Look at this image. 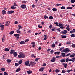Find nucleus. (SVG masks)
Listing matches in <instances>:
<instances>
[{
  "label": "nucleus",
  "mask_w": 75,
  "mask_h": 75,
  "mask_svg": "<svg viewBox=\"0 0 75 75\" xmlns=\"http://www.w3.org/2000/svg\"><path fill=\"white\" fill-rule=\"evenodd\" d=\"M19 43L21 45L24 44H25V42L23 41H21Z\"/></svg>",
  "instance_id": "5701e85b"
},
{
  "label": "nucleus",
  "mask_w": 75,
  "mask_h": 75,
  "mask_svg": "<svg viewBox=\"0 0 75 75\" xmlns=\"http://www.w3.org/2000/svg\"><path fill=\"white\" fill-rule=\"evenodd\" d=\"M71 37L74 38L75 37V35L74 34H72L71 35Z\"/></svg>",
  "instance_id": "4c0bfd02"
},
{
  "label": "nucleus",
  "mask_w": 75,
  "mask_h": 75,
  "mask_svg": "<svg viewBox=\"0 0 75 75\" xmlns=\"http://www.w3.org/2000/svg\"><path fill=\"white\" fill-rule=\"evenodd\" d=\"M53 17L52 16H50L49 17V19H50V20H52V19H53Z\"/></svg>",
  "instance_id": "f704fd0d"
},
{
  "label": "nucleus",
  "mask_w": 75,
  "mask_h": 75,
  "mask_svg": "<svg viewBox=\"0 0 75 75\" xmlns=\"http://www.w3.org/2000/svg\"><path fill=\"white\" fill-rule=\"evenodd\" d=\"M11 9H13V10H14L15 8H16V7H14V6H11Z\"/></svg>",
  "instance_id": "7c9ffc66"
},
{
  "label": "nucleus",
  "mask_w": 75,
  "mask_h": 75,
  "mask_svg": "<svg viewBox=\"0 0 75 75\" xmlns=\"http://www.w3.org/2000/svg\"><path fill=\"white\" fill-rule=\"evenodd\" d=\"M40 59V58H36L35 59V61L36 62H38V60Z\"/></svg>",
  "instance_id": "a19ab883"
},
{
  "label": "nucleus",
  "mask_w": 75,
  "mask_h": 75,
  "mask_svg": "<svg viewBox=\"0 0 75 75\" xmlns=\"http://www.w3.org/2000/svg\"><path fill=\"white\" fill-rule=\"evenodd\" d=\"M23 63V61H22V60L21 59L18 62L19 64H22Z\"/></svg>",
  "instance_id": "a878e982"
},
{
  "label": "nucleus",
  "mask_w": 75,
  "mask_h": 75,
  "mask_svg": "<svg viewBox=\"0 0 75 75\" xmlns=\"http://www.w3.org/2000/svg\"><path fill=\"white\" fill-rule=\"evenodd\" d=\"M45 67H41L40 68V69L39 70V71H40L42 72L44 71V70L45 69Z\"/></svg>",
  "instance_id": "423d86ee"
},
{
  "label": "nucleus",
  "mask_w": 75,
  "mask_h": 75,
  "mask_svg": "<svg viewBox=\"0 0 75 75\" xmlns=\"http://www.w3.org/2000/svg\"><path fill=\"white\" fill-rule=\"evenodd\" d=\"M67 30H63V31L61 33L64 34H65L66 33H67Z\"/></svg>",
  "instance_id": "1a4fd4ad"
},
{
  "label": "nucleus",
  "mask_w": 75,
  "mask_h": 75,
  "mask_svg": "<svg viewBox=\"0 0 75 75\" xmlns=\"http://www.w3.org/2000/svg\"><path fill=\"white\" fill-rule=\"evenodd\" d=\"M56 59V58L54 57H53L52 58V59L50 60V62H55Z\"/></svg>",
  "instance_id": "20e7f679"
},
{
  "label": "nucleus",
  "mask_w": 75,
  "mask_h": 75,
  "mask_svg": "<svg viewBox=\"0 0 75 75\" xmlns=\"http://www.w3.org/2000/svg\"><path fill=\"white\" fill-rule=\"evenodd\" d=\"M14 13V11H8L7 12V14H12V13Z\"/></svg>",
  "instance_id": "6e6552de"
},
{
  "label": "nucleus",
  "mask_w": 75,
  "mask_h": 75,
  "mask_svg": "<svg viewBox=\"0 0 75 75\" xmlns=\"http://www.w3.org/2000/svg\"><path fill=\"white\" fill-rule=\"evenodd\" d=\"M15 52V50L12 49L11 50H10V53L11 54H13Z\"/></svg>",
  "instance_id": "0eeeda50"
},
{
  "label": "nucleus",
  "mask_w": 75,
  "mask_h": 75,
  "mask_svg": "<svg viewBox=\"0 0 75 75\" xmlns=\"http://www.w3.org/2000/svg\"><path fill=\"white\" fill-rule=\"evenodd\" d=\"M67 36L66 35H62V38H66Z\"/></svg>",
  "instance_id": "3c124183"
},
{
  "label": "nucleus",
  "mask_w": 75,
  "mask_h": 75,
  "mask_svg": "<svg viewBox=\"0 0 75 75\" xmlns=\"http://www.w3.org/2000/svg\"><path fill=\"white\" fill-rule=\"evenodd\" d=\"M62 64L64 66V67L65 68H67V64H65V63H63Z\"/></svg>",
  "instance_id": "393cba45"
},
{
  "label": "nucleus",
  "mask_w": 75,
  "mask_h": 75,
  "mask_svg": "<svg viewBox=\"0 0 75 75\" xmlns=\"http://www.w3.org/2000/svg\"><path fill=\"white\" fill-rule=\"evenodd\" d=\"M54 52V51H53L52 49L51 50H50V54H52Z\"/></svg>",
  "instance_id": "79ce46f5"
},
{
  "label": "nucleus",
  "mask_w": 75,
  "mask_h": 75,
  "mask_svg": "<svg viewBox=\"0 0 75 75\" xmlns=\"http://www.w3.org/2000/svg\"><path fill=\"white\" fill-rule=\"evenodd\" d=\"M1 70L2 71H4L5 70V69L4 68H1Z\"/></svg>",
  "instance_id": "c756f323"
},
{
  "label": "nucleus",
  "mask_w": 75,
  "mask_h": 75,
  "mask_svg": "<svg viewBox=\"0 0 75 75\" xmlns=\"http://www.w3.org/2000/svg\"><path fill=\"white\" fill-rule=\"evenodd\" d=\"M16 32L17 33H19V34H20V33H21V32H20V29H18V30H17Z\"/></svg>",
  "instance_id": "2f4dec72"
},
{
  "label": "nucleus",
  "mask_w": 75,
  "mask_h": 75,
  "mask_svg": "<svg viewBox=\"0 0 75 75\" xmlns=\"http://www.w3.org/2000/svg\"><path fill=\"white\" fill-rule=\"evenodd\" d=\"M46 64L45 63H43V67H45V66H46Z\"/></svg>",
  "instance_id": "680f3d73"
},
{
  "label": "nucleus",
  "mask_w": 75,
  "mask_h": 75,
  "mask_svg": "<svg viewBox=\"0 0 75 75\" xmlns=\"http://www.w3.org/2000/svg\"><path fill=\"white\" fill-rule=\"evenodd\" d=\"M44 18L45 19H47V18H48V17L47 15H45Z\"/></svg>",
  "instance_id": "58836bf2"
},
{
  "label": "nucleus",
  "mask_w": 75,
  "mask_h": 75,
  "mask_svg": "<svg viewBox=\"0 0 75 75\" xmlns=\"http://www.w3.org/2000/svg\"><path fill=\"white\" fill-rule=\"evenodd\" d=\"M60 71L59 69H57L55 70V72L56 73H58Z\"/></svg>",
  "instance_id": "72a5a7b5"
},
{
  "label": "nucleus",
  "mask_w": 75,
  "mask_h": 75,
  "mask_svg": "<svg viewBox=\"0 0 75 75\" xmlns=\"http://www.w3.org/2000/svg\"><path fill=\"white\" fill-rule=\"evenodd\" d=\"M29 62L30 61L29 60L25 62V65L28 66H29L30 67V66L29 64Z\"/></svg>",
  "instance_id": "f03ea898"
},
{
  "label": "nucleus",
  "mask_w": 75,
  "mask_h": 75,
  "mask_svg": "<svg viewBox=\"0 0 75 75\" xmlns=\"http://www.w3.org/2000/svg\"><path fill=\"white\" fill-rule=\"evenodd\" d=\"M61 54H62V56L63 57H65L66 56L65 53L62 52Z\"/></svg>",
  "instance_id": "ddd939ff"
},
{
  "label": "nucleus",
  "mask_w": 75,
  "mask_h": 75,
  "mask_svg": "<svg viewBox=\"0 0 75 75\" xmlns=\"http://www.w3.org/2000/svg\"><path fill=\"white\" fill-rule=\"evenodd\" d=\"M60 54V52H56L54 53V54H56L57 55H59Z\"/></svg>",
  "instance_id": "dca6fc26"
},
{
  "label": "nucleus",
  "mask_w": 75,
  "mask_h": 75,
  "mask_svg": "<svg viewBox=\"0 0 75 75\" xmlns=\"http://www.w3.org/2000/svg\"><path fill=\"white\" fill-rule=\"evenodd\" d=\"M4 75H8V74L6 72H4Z\"/></svg>",
  "instance_id": "49530a36"
},
{
  "label": "nucleus",
  "mask_w": 75,
  "mask_h": 75,
  "mask_svg": "<svg viewBox=\"0 0 75 75\" xmlns=\"http://www.w3.org/2000/svg\"><path fill=\"white\" fill-rule=\"evenodd\" d=\"M27 72L28 74H30L32 73V71L31 70L27 71Z\"/></svg>",
  "instance_id": "f3484780"
},
{
  "label": "nucleus",
  "mask_w": 75,
  "mask_h": 75,
  "mask_svg": "<svg viewBox=\"0 0 75 75\" xmlns=\"http://www.w3.org/2000/svg\"><path fill=\"white\" fill-rule=\"evenodd\" d=\"M66 44L67 45L70 44V42H67L66 43Z\"/></svg>",
  "instance_id": "69168bd1"
},
{
  "label": "nucleus",
  "mask_w": 75,
  "mask_h": 75,
  "mask_svg": "<svg viewBox=\"0 0 75 75\" xmlns=\"http://www.w3.org/2000/svg\"><path fill=\"white\" fill-rule=\"evenodd\" d=\"M21 70V69H20V68H19L17 69L16 70V72H18L19 71H20Z\"/></svg>",
  "instance_id": "6ab92c4d"
},
{
  "label": "nucleus",
  "mask_w": 75,
  "mask_h": 75,
  "mask_svg": "<svg viewBox=\"0 0 75 75\" xmlns=\"http://www.w3.org/2000/svg\"><path fill=\"white\" fill-rule=\"evenodd\" d=\"M18 57L19 58H21V55H18Z\"/></svg>",
  "instance_id": "4d7b16f0"
},
{
  "label": "nucleus",
  "mask_w": 75,
  "mask_h": 75,
  "mask_svg": "<svg viewBox=\"0 0 75 75\" xmlns=\"http://www.w3.org/2000/svg\"><path fill=\"white\" fill-rule=\"evenodd\" d=\"M5 39L4 38H2V42H4V41H5Z\"/></svg>",
  "instance_id": "bf43d9fd"
},
{
  "label": "nucleus",
  "mask_w": 75,
  "mask_h": 75,
  "mask_svg": "<svg viewBox=\"0 0 75 75\" xmlns=\"http://www.w3.org/2000/svg\"><path fill=\"white\" fill-rule=\"evenodd\" d=\"M14 35L15 37H17V38H19V37L18 36H20V34H14Z\"/></svg>",
  "instance_id": "f8f14e48"
},
{
  "label": "nucleus",
  "mask_w": 75,
  "mask_h": 75,
  "mask_svg": "<svg viewBox=\"0 0 75 75\" xmlns=\"http://www.w3.org/2000/svg\"><path fill=\"white\" fill-rule=\"evenodd\" d=\"M52 10H53V11H57V9L56 8H53L52 9Z\"/></svg>",
  "instance_id": "e433bc0d"
},
{
  "label": "nucleus",
  "mask_w": 75,
  "mask_h": 75,
  "mask_svg": "<svg viewBox=\"0 0 75 75\" xmlns=\"http://www.w3.org/2000/svg\"><path fill=\"white\" fill-rule=\"evenodd\" d=\"M21 55V58H25V55L24 54H23Z\"/></svg>",
  "instance_id": "cd10ccee"
},
{
  "label": "nucleus",
  "mask_w": 75,
  "mask_h": 75,
  "mask_svg": "<svg viewBox=\"0 0 75 75\" xmlns=\"http://www.w3.org/2000/svg\"><path fill=\"white\" fill-rule=\"evenodd\" d=\"M38 27H39V28H42V26H40V25H38Z\"/></svg>",
  "instance_id": "864d4df0"
},
{
  "label": "nucleus",
  "mask_w": 75,
  "mask_h": 75,
  "mask_svg": "<svg viewBox=\"0 0 75 75\" xmlns=\"http://www.w3.org/2000/svg\"><path fill=\"white\" fill-rule=\"evenodd\" d=\"M62 26H63V25L62 24H59V26L58 27H61Z\"/></svg>",
  "instance_id": "8fccbe9b"
},
{
  "label": "nucleus",
  "mask_w": 75,
  "mask_h": 75,
  "mask_svg": "<svg viewBox=\"0 0 75 75\" xmlns=\"http://www.w3.org/2000/svg\"><path fill=\"white\" fill-rule=\"evenodd\" d=\"M61 9H62V10H65V7H64V6H62L61 7Z\"/></svg>",
  "instance_id": "a18cd8bd"
},
{
  "label": "nucleus",
  "mask_w": 75,
  "mask_h": 75,
  "mask_svg": "<svg viewBox=\"0 0 75 75\" xmlns=\"http://www.w3.org/2000/svg\"><path fill=\"white\" fill-rule=\"evenodd\" d=\"M21 8H26V6L25 5H22L21 6Z\"/></svg>",
  "instance_id": "4468645a"
},
{
  "label": "nucleus",
  "mask_w": 75,
  "mask_h": 75,
  "mask_svg": "<svg viewBox=\"0 0 75 75\" xmlns=\"http://www.w3.org/2000/svg\"><path fill=\"white\" fill-rule=\"evenodd\" d=\"M18 21H15L14 22V24H18Z\"/></svg>",
  "instance_id": "13d9d810"
},
{
  "label": "nucleus",
  "mask_w": 75,
  "mask_h": 75,
  "mask_svg": "<svg viewBox=\"0 0 75 75\" xmlns=\"http://www.w3.org/2000/svg\"><path fill=\"white\" fill-rule=\"evenodd\" d=\"M52 27V25H50L49 26V28L51 29V28Z\"/></svg>",
  "instance_id": "338daca9"
},
{
  "label": "nucleus",
  "mask_w": 75,
  "mask_h": 75,
  "mask_svg": "<svg viewBox=\"0 0 75 75\" xmlns=\"http://www.w3.org/2000/svg\"><path fill=\"white\" fill-rule=\"evenodd\" d=\"M64 47H61V48L59 49V50L60 51L62 52H64V50H64Z\"/></svg>",
  "instance_id": "412c9836"
},
{
  "label": "nucleus",
  "mask_w": 75,
  "mask_h": 75,
  "mask_svg": "<svg viewBox=\"0 0 75 75\" xmlns=\"http://www.w3.org/2000/svg\"><path fill=\"white\" fill-rule=\"evenodd\" d=\"M14 31H11L9 33V34L10 35H12V34H14Z\"/></svg>",
  "instance_id": "b1692460"
},
{
  "label": "nucleus",
  "mask_w": 75,
  "mask_h": 75,
  "mask_svg": "<svg viewBox=\"0 0 75 75\" xmlns=\"http://www.w3.org/2000/svg\"><path fill=\"white\" fill-rule=\"evenodd\" d=\"M11 60L10 59H7L6 60V61L7 62L8 64L10 63L9 62H11Z\"/></svg>",
  "instance_id": "aec40b11"
},
{
  "label": "nucleus",
  "mask_w": 75,
  "mask_h": 75,
  "mask_svg": "<svg viewBox=\"0 0 75 75\" xmlns=\"http://www.w3.org/2000/svg\"><path fill=\"white\" fill-rule=\"evenodd\" d=\"M18 27H19V28L18 29L19 30H20V29L22 28V27L20 25H18Z\"/></svg>",
  "instance_id": "c85d7f7f"
},
{
  "label": "nucleus",
  "mask_w": 75,
  "mask_h": 75,
  "mask_svg": "<svg viewBox=\"0 0 75 75\" xmlns=\"http://www.w3.org/2000/svg\"><path fill=\"white\" fill-rule=\"evenodd\" d=\"M54 24H56L57 27L59 26V25H58L59 24V23H58V22H54Z\"/></svg>",
  "instance_id": "bb28decb"
},
{
  "label": "nucleus",
  "mask_w": 75,
  "mask_h": 75,
  "mask_svg": "<svg viewBox=\"0 0 75 75\" xmlns=\"http://www.w3.org/2000/svg\"><path fill=\"white\" fill-rule=\"evenodd\" d=\"M30 66H34L35 65V64H36V63H35V62H33L31 61L30 62Z\"/></svg>",
  "instance_id": "7ed1b4c3"
},
{
  "label": "nucleus",
  "mask_w": 75,
  "mask_h": 75,
  "mask_svg": "<svg viewBox=\"0 0 75 75\" xmlns=\"http://www.w3.org/2000/svg\"><path fill=\"white\" fill-rule=\"evenodd\" d=\"M74 31L73 30H71V31H70V33H71V34H73V33H74Z\"/></svg>",
  "instance_id": "0e129e2a"
},
{
  "label": "nucleus",
  "mask_w": 75,
  "mask_h": 75,
  "mask_svg": "<svg viewBox=\"0 0 75 75\" xmlns=\"http://www.w3.org/2000/svg\"><path fill=\"white\" fill-rule=\"evenodd\" d=\"M75 1V0H71V3H74Z\"/></svg>",
  "instance_id": "09e8293b"
},
{
  "label": "nucleus",
  "mask_w": 75,
  "mask_h": 75,
  "mask_svg": "<svg viewBox=\"0 0 75 75\" xmlns=\"http://www.w3.org/2000/svg\"><path fill=\"white\" fill-rule=\"evenodd\" d=\"M69 25H68L67 26V27L66 28V29L67 30H68V31H69Z\"/></svg>",
  "instance_id": "c9c22d12"
},
{
  "label": "nucleus",
  "mask_w": 75,
  "mask_h": 75,
  "mask_svg": "<svg viewBox=\"0 0 75 75\" xmlns=\"http://www.w3.org/2000/svg\"><path fill=\"white\" fill-rule=\"evenodd\" d=\"M74 57V54H72L70 55V57H71V58H72V57Z\"/></svg>",
  "instance_id": "603ef678"
},
{
  "label": "nucleus",
  "mask_w": 75,
  "mask_h": 75,
  "mask_svg": "<svg viewBox=\"0 0 75 75\" xmlns=\"http://www.w3.org/2000/svg\"><path fill=\"white\" fill-rule=\"evenodd\" d=\"M72 9V7H68L67 8V9L68 10H69L70 9Z\"/></svg>",
  "instance_id": "c03bdc74"
},
{
  "label": "nucleus",
  "mask_w": 75,
  "mask_h": 75,
  "mask_svg": "<svg viewBox=\"0 0 75 75\" xmlns=\"http://www.w3.org/2000/svg\"><path fill=\"white\" fill-rule=\"evenodd\" d=\"M55 45L54 44H53L52 45V47L53 48L55 47Z\"/></svg>",
  "instance_id": "ea45409f"
},
{
  "label": "nucleus",
  "mask_w": 75,
  "mask_h": 75,
  "mask_svg": "<svg viewBox=\"0 0 75 75\" xmlns=\"http://www.w3.org/2000/svg\"><path fill=\"white\" fill-rule=\"evenodd\" d=\"M35 44V42H31V44H32V45H34V44Z\"/></svg>",
  "instance_id": "e2e57ef3"
},
{
  "label": "nucleus",
  "mask_w": 75,
  "mask_h": 75,
  "mask_svg": "<svg viewBox=\"0 0 75 75\" xmlns=\"http://www.w3.org/2000/svg\"><path fill=\"white\" fill-rule=\"evenodd\" d=\"M72 47H73L75 48V45L73 44L72 45Z\"/></svg>",
  "instance_id": "774afa93"
},
{
  "label": "nucleus",
  "mask_w": 75,
  "mask_h": 75,
  "mask_svg": "<svg viewBox=\"0 0 75 75\" xmlns=\"http://www.w3.org/2000/svg\"><path fill=\"white\" fill-rule=\"evenodd\" d=\"M66 72V71H65V70L63 69L62 70V73L63 74H64V73H65Z\"/></svg>",
  "instance_id": "37998d69"
},
{
  "label": "nucleus",
  "mask_w": 75,
  "mask_h": 75,
  "mask_svg": "<svg viewBox=\"0 0 75 75\" xmlns=\"http://www.w3.org/2000/svg\"><path fill=\"white\" fill-rule=\"evenodd\" d=\"M29 40V39H27L25 40V42H27Z\"/></svg>",
  "instance_id": "052dcab7"
},
{
  "label": "nucleus",
  "mask_w": 75,
  "mask_h": 75,
  "mask_svg": "<svg viewBox=\"0 0 75 75\" xmlns=\"http://www.w3.org/2000/svg\"><path fill=\"white\" fill-rule=\"evenodd\" d=\"M69 61V59L68 58H67L66 59H65L66 62H68Z\"/></svg>",
  "instance_id": "473e14b6"
},
{
  "label": "nucleus",
  "mask_w": 75,
  "mask_h": 75,
  "mask_svg": "<svg viewBox=\"0 0 75 75\" xmlns=\"http://www.w3.org/2000/svg\"><path fill=\"white\" fill-rule=\"evenodd\" d=\"M73 62H74L75 61V58L73 57L72 58Z\"/></svg>",
  "instance_id": "6e6d98bb"
},
{
  "label": "nucleus",
  "mask_w": 75,
  "mask_h": 75,
  "mask_svg": "<svg viewBox=\"0 0 75 75\" xmlns=\"http://www.w3.org/2000/svg\"><path fill=\"white\" fill-rule=\"evenodd\" d=\"M13 55L14 57H16L17 56V52H14L13 53Z\"/></svg>",
  "instance_id": "9b49d317"
},
{
  "label": "nucleus",
  "mask_w": 75,
  "mask_h": 75,
  "mask_svg": "<svg viewBox=\"0 0 75 75\" xmlns=\"http://www.w3.org/2000/svg\"><path fill=\"white\" fill-rule=\"evenodd\" d=\"M4 25H0V27L1 28L2 30H4Z\"/></svg>",
  "instance_id": "2eb2a0df"
},
{
  "label": "nucleus",
  "mask_w": 75,
  "mask_h": 75,
  "mask_svg": "<svg viewBox=\"0 0 75 75\" xmlns=\"http://www.w3.org/2000/svg\"><path fill=\"white\" fill-rule=\"evenodd\" d=\"M10 21H6V24H5V25L7 26H8V25H9L10 24Z\"/></svg>",
  "instance_id": "39448f33"
},
{
  "label": "nucleus",
  "mask_w": 75,
  "mask_h": 75,
  "mask_svg": "<svg viewBox=\"0 0 75 75\" xmlns=\"http://www.w3.org/2000/svg\"><path fill=\"white\" fill-rule=\"evenodd\" d=\"M4 50L6 52H9L10 50L8 48H5L4 49Z\"/></svg>",
  "instance_id": "a211bd4d"
},
{
  "label": "nucleus",
  "mask_w": 75,
  "mask_h": 75,
  "mask_svg": "<svg viewBox=\"0 0 75 75\" xmlns=\"http://www.w3.org/2000/svg\"><path fill=\"white\" fill-rule=\"evenodd\" d=\"M19 65V64L18 63H16L15 64V65L16 67H17Z\"/></svg>",
  "instance_id": "de8ad7c7"
},
{
  "label": "nucleus",
  "mask_w": 75,
  "mask_h": 75,
  "mask_svg": "<svg viewBox=\"0 0 75 75\" xmlns=\"http://www.w3.org/2000/svg\"><path fill=\"white\" fill-rule=\"evenodd\" d=\"M70 51V50L68 48H66L63 50V52L65 53L69 52Z\"/></svg>",
  "instance_id": "f257e3e1"
},
{
  "label": "nucleus",
  "mask_w": 75,
  "mask_h": 75,
  "mask_svg": "<svg viewBox=\"0 0 75 75\" xmlns=\"http://www.w3.org/2000/svg\"><path fill=\"white\" fill-rule=\"evenodd\" d=\"M23 54V52H20L19 53V54L21 55H22V54Z\"/></svg>",
  "instance_id": "5fc2aeb1"
},
{
  "label": "nucleus",
  "mask_w": 75,
  "mask_h": 75,
  "mask_svg": "<svg viewBox=\"0 0 75 75\" xmlns=\"http://www.w3.org/2000/svg\"><path fill=\"white\" fill-rule=\"evenodd\" d=\"M60 62L62 63L65 62V59H62L60 60Z\"/></svg>",
  "instance_id": "4be33fe9"
},
{
  "label": "nucleus",
  "mask_w": 75,
  "mask_h": 75,
  "mask_svg": "<svg viewBox=\"0 0 75 75\" xmlns=\"http://www.w3.org/2000/svg\"><path fill=\"white\" fill-rule=\"evenodd\" d=\"M2 14L4 15V14H6V11L4 10H3L2 11Z\"/></svg>",
  "instance_id": "9d476101"
}]
</instances>
